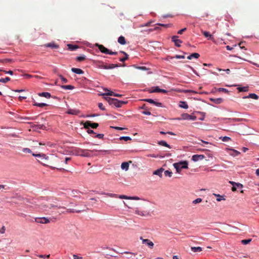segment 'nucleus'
Returning a JSON list of instances; mask_svg holds the SVG:
<instances>
[{"label":"nucleus","instance_id":"4","mask_svg":"<svg viewBox=\"0 0 259 259\" xmlns=\"http://www.w3.org/2000/svg\"><path fill=\"white\" fill-rule=\"evenodd\" d=\"M105 100L108 102L110 105H114L116 107H120L122 105L126 103L125 101H122L117 99L111 98L110 97H105Z\"/></svg>","mask_w":259,"mask_h":259},{"label":"nucleus","instance_id":"54","mask_svg":"<svg viewBox=\"0 0 259 259\" xmlns=\"http://www.w3.org/2000/svg\"><path fill=\"white\" fill-rule=\"evenodd\" d=\"M98 107L102 110H105V108L103 106V104L102 103H99Z\"/></svg>","mask_w":259,"mask_h":259},{"label":"nucleus","instance_id":"20","mask_svg":"<svg viewBox=\"0 0 259 259\" xmlns=\"http://www.w3.org/2000/svg\"><path fill=\"white\" fill-rule=\"evenodd\" d=\"M38 95L40 97H44L46 98H50L51 97V94L48 92H42L38 94Z\"/></svg>","mask_w":259,"mask_h":259},{"label":"nucleus","instance_id":"13","mask_svg":"<svg viewBox=\"0 0 259 259\" xmlns=\"http://www.w3.org/2000/svg\"><path fill=\"white\" fill-rule=\"evenodd\" d=\"M96 66L100 69H106V65L104 64L103 62L97 61L95 62Z\"/></svg>","mask_w":259,"mask_h":259},{"label":"nucleus","instance_id":"52","mask_svg":"<svg viewBox=\"0 0 259 259\" xmlns=\"http://www.w3.org/2000/svg\"><path fill=\"white\" fill-rule=\"evenodd\" d=\"M59 77L63 83H66L68 82V80L66 78L64 77L62 75H60Z\"/></svg>","mask_w":259,"mask_h":259},{"label":"nucleus","instance_id":"42","mask_svg":"<svg viewBox=\"0 0 259 259\" xmlns=\"http://www.w3.org/2000/svg\"><path fill=\"white\" fill-rule=\"evenodd\" d=\"M214 196L217 197V200L218 201H221L222 200H225V198H223V196L220 194H213Z\"/></svg>","mask_w":259,"mask_h":259},{"label":"nucleus","instance_id":"53","mask_svg":"<svg viewBox=\"0 0 259 259\" xmlns=\"http://www.w3.org/2000/svg\"><path fill=\"white\" fill-rule=\"evenodd\" d=\"M144 101L147 102L148 103H150L151 104H154V103H155V101L151 99H144Z\"/></svg>","mask_w":259,"mask_h":259},{"label":"nucleus","instance_id":"35","mask_svg":"<svg viewBox=\"0 0 259 259\" xmlns=\"http://www.w3.org/2000/svg\"><path fill=\"white\" fill-rule=\"evenodd\" d=\"M65 210H66V212L67 213H73V212L79 213V212H81V210H75L73 209H66V208H65Z\"/></svg>","mask_w":259,"mask_h":259},{"label":"nucleus","instance_id":"15","mask_svg":"<svg viewBox=\"0 0 259 259\" xmlns=\"http://www.w3.org/2000/svg\"><path fill=\"white\" fill-rule=\"evenodd\" d=\"M104 90L107 91V93H103L102 94H100V95L102 96H114V94L113 92L109 91L107 88H104Z\"/></svg>","mask_w":259,"mask_h":259},{"label":"nucleus","instance_id":"27","mask_svg":"<svg viewBox=\"0 0 259 259\" xmlns=\"http://www.w3.org/2000/svg\"><path fill=\"white\" fill-rule=\"evenodd\" d=\"M250 98L251 99L257 100L258 99V96L257 95H256L255 94L251 93V94H249L248 96L244 97V98Z\"/></svg>","mask_w":259,"mask_h":259},{"label":"nucleus","instance_id":"16","mask_svg":"<svg viewBox=\"0 0 259 259\" xmlns=\"http://www.w3.org/2000/svg\"><path fill=\"white\" fill-rule=\"evenodd\" d=\"M179 107L186 109L188 108L189 106L186 102L179 101Z\"/></svg>","mask_w":259,"mask_h":259},{"label":"nucleus","instance_id":"24","mask_svg":"<svg viewBox=\"0 0 259 259\" xmlns=\"http://www.w3.org/2000/svg\"><path fill=\"white\" fill-rule=\"evenodd\" d=\"M210 100L211 101H212L213 103H215V104H221V103L223 102V99L222 98H216V99H210Z\"/></svg>","mask_w":259,"mask_h":259},{"label":"nucleus","instance_id":"40","mask_svg":"<svg viewBox=\"0 0 259 259\" xmlns=\"http://www.w3.org/2000/svg\"><path fill=\"white\" fill-rule=\"evenodd\" d=\"M172 40L175 42V46L178 47V36H174Z\"/></svg>","mask_w":259,"mask_h":259},{"label":"nucleus","instance_id":"31","mask_svg":"<svg viewBox=\"0 0 259 259\" xmlns=\"http://www.w3.org/2000/svg\"><path fill=\"white\" fill-rule=\"evenodd\" d=\"M152 92H156V93H165L167 92V91L163 89H160L158 87H156Z\"/></svg>","mask_w":259,"mask_h":259},{"label":"nucleus","instance_id":"46","mask_svg":"<svg viewBox=\"0 0 259 259\" xmlns=\"http://www.w3.org/2000/svg\"><path fill=\"white\" fill-rule=\"evenodd\" d=\"M118 198L120 199H130V196H127L124 195H118Z\"/></svg>","mask_w":259,"mask_h":259},{"label":"nucleus","instance_id":"33","mask_svg":"<svg viewBox=\"0 0 259 259\" xmlns=\"http://www.w3.org/2000/svg\"><path fill=\"white\" fill-rule=\"evenodd\" d=\"M119 65L118 64H110L109 65H106V69H113L116 67H118Z\"/></svg>","mask_w":259,"mask_h":259},{"label":"nucleus","instance_id":"41","mask_svg":"<svg viewBox=\"0 0 259 259\" xmlns=\"http://www.w3.org/2000/svg\"><path fill=\"white\" fill-rule=\"evenodd\" d=\"M172 172L168 170H165L164 172V174L165 176L168 177H171L172 176Z\"/></svg>","mask_w":259,"mask_h":259},{"label":"nucleus","instance_id":"43","mask_svg":"<svg viewBox=\"0 0 259 259\" xmlns=\"http://www.w3.org/2000/svg\"><path fill=\"white\" fill-rule=\"evenodd\" d=\"M85 59V56L84 55L78 56L76 58V60L77 61H82L84 60Z\"/></svg>","mask_w":259,"mask_h":259},{"label":"nucleus","instance_id":"48","mask_svg":"<svg viewBox=\"0 0 259 259\" xmlns=\"http://www.w3.org/2000/svg\"><path fill=\"white\" fill-rule=\"evenodd\" d=\"M120 140H124L125 141H127L131 140V138L128 136H123L119 138Z\"/></svg>","mask_w":259,"mask_h":259},{"label":"nucleus","instance_id":"1","mask_svg":"<svg viewBox=\"0 0 259 259\" xmlns=\"http://www.w3.org/2000/svg\"><path fill=\"white\" fill-rule=\"evenodd\" d=\"M50 200L51 199L46 200L44 198L39 199L37 201L35 202V205L37 206L38 208L40 210L45 212H49V205L50 204Z\"/></svg>","mask_w":259,"mask_h":259},{"label":"nucleus","instance_id":"7","mask_svg":"<svg viewBox=\"0 0 259 259\" xmlns=\"http://www.w3.org/2000/svg\"><path fill=\"white\" fill-rule=\"evenodd\" d=\"M197 117L195 116L189 115L188 113H184L181 115V117H179L180 120H196Z\"/></svg>","mask_w":259,"mask_h":259},{"label":"nucleus","instance_id":"11","mask_svg":"<svg viewBox=\"0 0 259 259\" xmlns=\"http://www.w3.org/2000/svg\"><path fill=\"white\" fill-rule=\"evenodd\" d=\"M188 168V162L187 161H179V173L182 169H186Z\"/></svg>","mask_w":259,"mask_h":259},{"label":"nucleus","instance_id":"57","mask_svg":"<svg viewBox=\"0 0 259 259\" xmlns=\"http://www.w3.org/2000/svg\"><path fill=\"white\" fill-rule=\"evenodd\" d=\"M5 231H6V228H5V226H3L0 229V233H2V234H4L5 232Z\"/></svg>","mask_w":259,"mask_h":259},{"label":"nucleus","instance_id":"50","mask_svg":"<svg viewBox=\"0 0 259 259\" xmlns=\"http://www.w3.org/2000/svg\"><path fill=\"white\" fill-rule=\"evenodd\" d=\"M175 58H178V55H177L175 56V57H170V56H167L166 58H165V60H167V61H170L171 60H173Z\"/></svg>","mask_w":259,"mask_h":259},{"label":"nucleus","instance_id":"64","mask_svg":"<svg viewBox=\"0 0 259 259\" xmlns=\"http://www.w3.org/2000/svg\"><path fill=\"white\" fill-rule=\"evenodd\" d=\"M73 259H82V257L81 256H78L76 254H73Z\"/></svg>","mask_w":259,"mask_h":259},{"label":"nucleus","instance_id":"47","mask_svg":"<svg viewBox=\"0 0 259 259\" xmlns=\"http://www.w3.org/2000/svg\"><path fill=\"white\" fill-rule=\"evenodd\" d=\"M251 241V239H245V240H241V243L243 244H247L248 243H249L250 241Z\"/></svg>","mask_w":259,"mask_h":259},{"label":"nucleus","instance_id":"34","mask_svg":"<svg viewBox=\"0 0 259 259\" xmlns=\"http://www.w3.org/2000/svg\"><path fill=\"white\" fill-rule=\"evenodd\" d=\"M120 53L123 54L125 56V57H123V58H120L119 59V61H121V62H124L125 60H127L128 59V55L125 53L123 51H121Z\"/></svg>","mask_w":259,"mask_h":259},{"label":"nucleus","instance_id":"44","mask_svg":"<svg viewBox=\"0 0 259 259\" xmlns=\"http://www.w3.org/2000/svg\"><path fill=\"white\" fill-rule=\"evenodd\" d=\"M10 80V78L8 77H7L5 78H0V82L2 83H6L7 81H9Z\"/></svg>","mask_w":259,"mask_h":259},{"label":"nucleus","instance_id":"12","mask_svg":"<svg viewBox=\"0 0 259 259\" xmlns=\"http://www.w3.org/2000/svg\"><path fill=\"white\" fill-rule=\"evenodd\" d=\"M205 156L203 155L196 154L192 156V159L193 161L196 162L204 159Z\"/></svg>","mask_w":259,"mask_h":259},{"label":"nucleus","instance_id":"38","mask_svg":"<svg viewBox=\"0 0 259 259\" xmlns=\"http://www.w3.org/2000/svg\"><path fill=\"white\" fill-rule=\"evenodd\" d=\"M158 144L159 145L162 146H165L167 147H169V146L167 144V143L164 141H160L158 142Z\"/></svg>","mask_w":259,"mask_h":259},{"label":"nucleus","instance_id":"39","mask_svg":"<svg viewBox=\"0 0 259 259\" xmlns=\"http://www.w3.org/2000/svg\"><path fill=\"white\" fill-rule=\"evenodd\" d=\"M22 152L25 153H29V154L33 153L32 152V151L31 150V149H30L29 148H24L22 149Z\"/></svg>","mask_w":259,"mask_h":259},{"label":"nucleus","instance_id":"25","mask_svg":"<svg viewBox=\"0 0 259 259\" xmlns=\"http://www.w3.org/2000/svg\"><path fill=\"white\" fill-rule=\"evenodd\" d=\"M45 46L47 47L52 48L54 49H57L59 48V46L55 44V43H48L46 44Z\"/></svg>","mask_w":259,"mask_h":259},{"label":"nucleus","instance_id":"9","mask_svg":"<svg viewBox=\"0 0 259 259\" xmlns=\"http://www.w3.org/2000/svg\"><path fill=\"white\" fill-rule=\"evenodd\" d=\"M140 239L142 240L143 244H146L150 248H152L154 246V243L148 239H143L142 237H140Z\"/></svg>","mask_w":259,"mask_h":259},{"label":"nucleus","instance_id":"28","mask_svg":"<svg viewBox=\"0 0 259 259\" xmlns=\"http://www.w3.org/2000/svg\"><path fill=\"white\" fill-rule=\"evenodd\" d=\"M203 35L206 37H208V39H211V40H213V37L211 35H210L209 34V32H207V31H202Z\"/></svg>","mask_w":259,"mask_h":259},{"label":"nucleus","instance_id":"3","mask_svg":"<svg viewBox=\"0 0 259 259\" xmlns=\"http://www.w3.org/2000/svg\"><path fill=\"white\" fill-rule=\"evenodd\" d=\"M72 154L75 156H80L82 157H89L91 156L90 151L87 149H81L76 148L71 151Z\"/></svg>","mask_w":259,"mask_h":259},{"label":"nucleus","instance_id":"2","mask_svg":"<svg viewBox=\"0 0 259 259\" xmlns=\"http://www.w3.org/2000/svg\"><path fill=\"white\" fill-rule=\"evenodd\" d=\"M146 203L144 202L139 204V206L135 208V213L141 217H148L150 216L151 214L149 210H142V208H146Z\"/></svg>","mask_w":259,"mask_h":259},{"label":"nucleus","instance_id":"36","mask_svg":"<svg viewBox=\"0 0 259 259\" xmlns=\"http://www.w3.org/2000/svg\"><path fill=\"white\" fill-rule=\"evenodd\" d=\"M237 89L239 92H247L248 90V87H238Z\"/></svg>","mask_w":259,"mask_h":259},{"label":"nucleus","instance_id":"56","mask_svg":"<svg viewBox=\"0 0 259 259\" xmlns=\"http://www.w3.org/2000/svg\"><path fill=\"white\" fill-rule=\"evenodd\" d=\"M38 256L40 258H45V257L49 258L50 256V254H48L46 255H38Z\"/></svg>","mask_w":259,"mask_h":259},{"label":"nucleus","instance_id":"17","mask_svg":"<svg viewBox=\"0 0 259 259\" xmlns=\"http://www.w3.org/2000/svg\"><path fill=\"white\" fill-rule=\"evenodd\" d=\"M32 155L36 157H40L41 158L42 160H47V157L46 155L44 154H35V153H32Z\"/></svg>","mask_w":259,"mask_h":259},{"label":"nucleus","instance_id":"60","mask_svg":"<svg viewBox=\"0 0 259 259\" xmlns=\"http://www.w3.org/2000/svg\"><path fill=\"white\" fill-rule=\"evenodd\" d=\"M173 165L177 172H178V162L175 163Z\"/></svg>","mask_w":259,"mask_h":259},{"label":"nucleus","instance_id":"37","mask_svg":"<svg viewBox=\"0 0 259 259\" xmlns=\"http://www.w3.org/2000/svg\"><path fill=\"white\" fill-rule=\"evenodd\" d=\"M102 194L106 195L110 197L118 198V195L116 194L109 193H103Z\"/></svg>","mask_w":259,"mask_h":259},{"label":"nucleus","instance_id":"18","mask_svg":"<svg viewBox=\"0 0 259 259\" xmlns=\"http://www.w3.org/2000/svg\"><path fill=\"white\" fill-rule=\"evenodd\" d=\"M71 71L73 72L76 73L77 74H81L83 73V71H82V70H81L80 68H72Z\"/></svg>","mask_w":259,"mask_h":259},{"label":"nucleus","instance_id":"58","mask_svg":"<svg viewBox=\"0 0 259 259\" xmlns=\"http://www.w3.org/2000/svg\"><path fill=\"white\" fill-rule=\"evenodd\" d=\"M96 137L99 139H102L104 137V135L102 134H98L96 136Z\"/></svg>","mask_w":259,"mask_h":259},{"label":"nucleus","instance_id":"8","mask_svg":"<svg viewBox=\"0 0 259 259\" xmlns=\"http://www.w3.org/2000/svg\"><path fill=\"white\" fill-rule=\"evenodd\" d=\"M83 126L85 128H89L90 127L92 128H96L99 126V124L91 122L90 121H87L83 123Z\"/></svg>","mask_w":259,"mask_h":259},{"label":"nucleus","instance_id":"59","mask_svg":"<svg viewBox=\"0 0 259 259\" xmlns=\"http://www.w3.org/2000/svg\"><path fill=\"white\" fill-rule=\"evenodd\" d=\"M111 127L113 128L116 130H120V131H121V130H123V129H124V128L120 127H118V126H111Z\"/></svg>","mask_w":259,"mask_h":259},{"label":"nucleus","instance_id":"26","mask_svg":"<svg viewBox=\"0 0 259 259\" xmlns=\"http://www.w3.org/2000/svg\"><path fill=\"white\" fill-rule=\"evenodd\" d=\"M34 103H33V105L35 106H37V107H44L45 106H48V104H46V103H37L35 101L33 102Z\"/></svg>","mask_w":259,"mask_h":259},{"label":"nucleus","instance_id":"22","mask_svg":"<svg viewBox=\"0 0 259 259\" xmlns=\"http://www.w3.org/2000/svg\"><path fill=\"white\" fill-rule=\"evenodd\" d=\"M118 42L122 45H124L126 44V41L124 37L120 36L118 38Z\"/></svg>","mask_w":259,"mask_h":259},{"label":"nucleus","instance_id":"49","mask_svg":"<svg viewBox=\"0 0 259 259\" xmlns=\"http://www.w3.org/2000/svg\"><path fill=\"white\" fill-rule=\"evenodd\" d=\"M158 25L161 26L166 28L169 27L171 26L170 24H162V23H158Z\"/></svg>","mask_w":259,"mask_h":259},{"label":"nucleus","instance_id":"14","mask_svg":"<svg viewBox=\"0 0 259 259\" xmlns=\"http://www.w3.org/2000/svg\"><path fill=\"white\" fill-rule=\"evenodd\" d=\"M164 171V169L163 168H160L153 171V175H157L159 176L160 178H162V173Z\"/></svg>","mask_w":259,"mask_h":259},{"label":"nucleus","instance_id":"29","mask_svg":"<svg viewBox=\"0 0 259 259\" xmlns=\"http://www.w3.org/2000/svg\"><path fill=\"white\" fill-rule=\"evenodd\" d=\"M191 250L193 252H200L202 250V248L201 247H191Z\"/></svg>","mask_w":259,"mask_h":259},{"label":"nucleus","instance_id":"45","mask_svg":"<svg viewBox=\"0 0 259 259\" xmlns=\"http://www.w3.org/2000/svg\"><path fill=\"white\" fill-rule=\"evenodd\" d=\"M220 139H221L223 142H228L231 140V138L227 136L221 137Z\"/></svg>","mask_w":259,"mask_h":259},{"label":"nucleus","instance_id":"62","mask_svg":"<svg viewBox=\"0 0 259 259\" xmlns=\"http://www.w3.org/2000/svg\"><path fill=\"white\" fill-rule=\"evenodd\" d=\"M235 186L236 187V188H243V185L240 184V183H236Z\"/></svg>","mask_w":259,"mask_h":259},{"label":"nucleus","instance_id":"21","mask_svg":"<svg viewBox=\"0 0 259 259\" xmlns=\"http://www.w3.org/2000/svg\"><path fill=\"white\" fill-rule=\"evenodd\" d=\"M199 56H200V55L198 53H193V54L189 55L187 58V59L191 60L193 58L197 59L199 57Z\"/></svg>","mask_w":259,"mask_h":259},{"label":"nucleus","instance_id":"55","mask_svg":"<svg viewBox=\"0 0 259 259\" xmlns=\"http://www.w3.org/2000/svg\"><path fill=\"white\" fill-rule=\"evenodd\" d=\"M232 151H233V152L234 153V154H232V155H234V156H237L239 154H240V152L236 150H232Z\"/></svg>","mask_w":259,"mask_h":259},{"label":"nucleus","instance_id":"51","mask_svg":"<svg viewBox=\"0 0 259 259\" xmlns=\"http://www.w3.org/2000/svg\"><path fill=\"white\" fill-rule=\"evenodd\" d=\"M201 201H202V199L200 198H198L196 199L193 201V203L197 204V203L201 202Z\"/></svg>","mask_w":259,"mask_h":259},{"label":"nucleus","instance_id":"23","mask_svg":"<svg viewBox=\"0 0 259 259\" xmlns=\"http://www.w3.org/2000/svg\"><path fill=\"white\" fill-rule=\"evenodd\" d=\"M79 113V110L75 109H69L67 111V113L72 115H77Z\"/></svg>","mask_w":259,"mask_h":259},{"label":"nucleus","instance_id":"32","mask_svg":"<svg viewBox=\"0 0 259 259\" xmlns=\"http://www.w3.org/2000/svg\"><path fill=\"white\" fill-rule=\"evenodd\" d=\"M68 49L71 51H74L78 48V46L76 45H73L71 44H68L67 45Z\"/></svg>","mask_w":259,"mask_h":259},{"label":"nucleus","instance_id":"61","mask_svg":"<svg viewBox=\"0 0 259 259\" xmlns=\"http://www.w3.org/2000/svg\"><path fill=\"white\" fill-rule=\"evenodd\" d=\"M3 71L5 72L6 74H9L11 75L13 74V72L11 70H9V71L3 70Z\"/></svg>","mask_w":259,"mask_h":259},{"label":"nucleus","instance_id":"10","mask_svg":"<svg viewBox=\"0 0 259 259\" xmlns=\"http://www.w3.org/2000/svg\"><path fill=\"white\" fill-rule=\"evenodd\" d=\"M35 221L37 223L40 224H48L50 223V220L47 218H37Z\"/></svg>","mask_w":259,"mask_h":259},{"label":"nucleus","instance_id":"6","mask_svg":"<svg viewBox=\"0 0 259 259\" xmlns=\"http://www.w3.org/2000/svg\"><path fill=\"white\" fill-rule=\"evenodd\" d=\"M49 211L52 209H55V208L65 209V207L64 206H61L59 205L57 201H52L51 199L50 200V204L49 205Z\"/></svg>","mask_w":259,"mask_h":259},{"label":"nucleus","instance_id":"63","mask_svg":"<svg viewBox=\"0 0 259 259\" xmlns=\"http://www.w3.org/2000/svg\"><path fill=\"white\" fill-rule=\"evenodd\" d=\"M142 113L145 115H151V112L148 111H144L142 112Z\"/></svg>","mask_w":259,"mask_h":259},{"label":"nucleus","instance_id":"19","mask_svg":"<svg viewBox=\"0 0 259 259\" xmlns=\"http://www.w3.org/2000/svg\"><path fill=\"white\" fill-rule=\"evenodd\" d=\"M121 168L122 169L127 170L129 168V163L127 162H124L121 163Z\"/></svg>","mask_w":259,"mask_h":259},{"label":"nucleus","instance_id":"5","mask_svg":"<svg viewBox=\"0 0 259 259\" xmlns=\"http://www.w3.org/2000/svg\"><path fill=\"white\" fill-rule=\"evenodd\" d=\"M97 46L98 47V49L99 50L103 53H104L105 54H109V55H117V52H112L107 48H105L104 46H103L102 45H99L97 44Z\"/></svg>","mask_w":259,"mask_h":259},{"label":"nucleus","instance_id":"30","mask_svg":"<svg viewBox=\"0 0 259 259\" xmlns=\"http://www.w3.org/2000/svg\"><path fill=\"white\" fill-rule=\"evenodd\" d=\"M61 88L65 90H73L74 87L71 85H63L61 86Z\"/></svg>","mask_w":259,"mask_h":259}]
</instances>
